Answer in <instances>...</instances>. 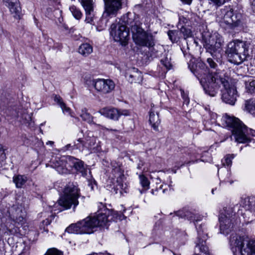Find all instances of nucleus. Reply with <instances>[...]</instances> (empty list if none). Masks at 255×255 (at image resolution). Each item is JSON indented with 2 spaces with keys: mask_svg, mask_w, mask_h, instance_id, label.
<instances>
[{
  "mask_svg": "<svg viewBox=\"0 0 255 255\" xmlns=\"http://www.w3.org/2000/svg\"><path fill=\"white\" fill-rule=\"evenodd\" d=\"M73 113H69V114H70V116H71V117H73V116H74L73 115V114H73Z\"/></svg>",
  "mask_w": 255,
  "mask_h": 255,
  "instance_id": "obj_61",
  "label": "nucleus"
},
{
  "mask_svg": "<svg viewBox=\"0 0 255 255\" xmlns=\"http://www.w3.org/2000/svg\"><path fill=\"white\" fill-rule=\"evenodd\" d=\"M167 35L172 43H177L182 39L181 33L179 27H178V29L168 30Z\"/></svg>",
  "mask_w": 255,
  "mask_h": 255,
  "instance_id": "obj_24",
  "label": "nucleus"
},
{
  "mask_svg": "<svg viewBox=\"0 0 255 255\" xmlns=\"http://www.w3.org/2000/svg\"><path fill=\"white\" fill-rule=\"evenodd\" d=\"M80 196V189L77 184L69 183L64 189L63 195L58 201V205L62 208L61 210L69 209L72 205L74 209L79 204L78 199Z\"/></svg>",
  "mask_w": 255,
  "mask_h": 255,
  "instance_id": "obj_7",
  "label": "nucleus"
},
{
  "mask_svg": "<svg viewBox=\"0 0 255 255\" xmlns=\"http://www.w3.org/2000/svg\"><path fill=\"white\" fill-rule=\"evenodd\" d=\"M111 211L107 208H101L96 216H89L85 219L70 225L66 229V232L70 234H90L99 226H104L112 220L110 216Z\"/></svg>",
  "mask_w": 255,
  "mask_h": 255,
  "instance_id": "obj_2",
  "label": "nucleus"
},
{
  "mask_svg": "<svg viewBox=\"0 0 255 255\" xmlns=\"http://www.w3.org/2000/svg\"><path fill=\"white\" fill-rule=\"evenodd\" d=\"M104 112H120L117 109H115L114 108L111 107H107L104 108H103Z\"/></svg>",
  "mask_w": 255,
  "mask_h": 255,
  "instance_id": "obj_51",
  "label": "nucleus"
},
{
  "mask_svg": "<svg viewBox=\"0 0 255 255\" xmlns=\"http://www.w3.org/2000/svg\"><path fill=\"white\" fill-rule=\"evenodd\" d=\"M210 3H212L217 7L221 6L223 5L227 0H208Z\"/></svg>",
  "mask_w": 255,
  "mask_h": 255,
  "instance_id": "obj_44",
  "label": "nucleus"
},
{
  "mask_svg": "<svg viewBox=\"0 0 255 255\" xmlns=\"http://www.w3.org/2000/svg\"><path fill=\"white\" fill-rule=\"evenodd\" d=\"M90 84L94 86L98 91L103 94L111 92L115 87L114 82L109 79H98L93 80L90 81Z\"/></svg>",
  "mask_w": 255,
  "mask_h": 255,
  "instance_id": "obj_14",
  "label": "nucleus"
},
{
  "mask_svg": "<svg viewBox=\"0 0 255 255\" xmlns=\"http://www.w3.org/2000/svg\"><path fill=\"white\" fill-rule=\"evenodd\" d=\"M175 214L179 218H186L194 223L197 232V237L195 242V250H198L203 255H210L209 248L206 245L208 235L205 232L206 230L205 224H198V222L202 220V217L195 215L188 211H178Z\"/></svg>",
  "mask_w": 255,
  "mask_h": 255,
  "instance_id": "obj_4",
  "label": "nucleus"
},
{
  "mask_svg": "<svg viewBox=\"0 0 255 255\" xmlns=\"http://www.w3.org/2000/svg\"><path fill=\"white\" fill-rule=\"evenodd\" d=\"M149 121L154 130L158 131L160 123L158 113H150Z\"/></svg>",
  "mask_w": 255,
  "mask_h": 255,
  "instance_id": "obj_25",
  "label": "nucleus"
},
{
  "mask_svg": "<svg viewBox=\"0 0 255 255\" xmlns=\"http://www.w3.org/2000/svg\"><path fill=\"white\" fill-rule=\"evenodd\" d=\"M144 163L142 161H139V162L137 164V168L139 169H141L142 167L143 166Z\"/></svg>",
  "mask_w": 255,
  "mask_h": 255,
  "instance_id": "obj_53",
  "label": "nucleus"
},
{
  "mask_svg": "<svg viewBox=\"0 0 255 255\" xmlns=\"http://www.w3.org/2000/svg\"><path fill=\"white\" fill-rule=\"evenodd\" d=\"M45 255H63V253L62 251L53 248L48 249Z\"/></svg>",
  "mask_w": 255,
  "mask_h": 255,
  "instance_id": "obj_40",
  "label": "nucleus"
},
{
  "mask_svg": "<svg viewBox=\"0 0 255 255\" xmlns=\"http://www.w3.org/2000/svg\"><path fill=\"white\" fill-rule=\"evenodd\" d=\"M79 116L83 121L87 123H91L93 122V117L89 113H82Z\"/></svg>",
  "mask_w": 255,
  "mask_h": 255,
  "instance_id": "obj_41",
  "label": "nucleus"
},
{
  "mask_svg": "<svg viewBox=\"0 0 255 255\" xmlns=\"http://www.w3.org/2000/svg\"><path fill=\"white\" fill-rule=\"evenodd\" d=\"M235 214L233 207L231 206H227L224 208L219 216H224L225 218H232L235 220Z\"/></svg>",
  "mask_w": 255,
  "mask_h": 255,
  "instance_id": "obj_27",
  "label": "nucleus"
},
{
  "mask_svg": "<svg viewBox=\"0 0 255 255\" xmlns=\"http://www.w3.org/2000/svg\"><path fill=\"white\" fill-rule=\"evenodd\" d=\"M96 139L95 137H88L84 140V145L85 148H91L95 144Z\"/></svg>",
  "mask_w": 255,
  "mask_h": 255,
  "instance_id": "obj_39",
  "label": "nucleus"
},
{
  "mask_svg": "<svg viewBox=\"0 0 255 255\" xmlns=\"http://www.w3.org/2000/svg\"><path fill=\"white\" fill-rule=\"evenodd\" d=\"M207 62L208 63L210 67L212 68H216V67L217 66V64L214 62V61L211 58H207Z\"/></svg>",
  "mask_w": 255,
  "mask_h": 255,
  "instance_id": "obj_46",
  "label": "nucleus"
},
{
  "mask_svg": "<svg viewBox=\"0 0 255 255\" xmlns=\"http://www.w3.org/2000/svg\"><path fill=\"white\" fill-rule=\"evenodd\" d=\"M253 116L255 117V113H253Z\"/></svg>",
  "mask_w": 255,
  "mask_h": 255,
  "instance_id": "obj_64",
  "label": "nucleus"
},
{
  "mask_svg": "<svg viewBox=\"0 0 255 255\" xmlns=\"http://www.w3.org/2000/svg\"><path fill=\"white\" fill-rule=\"evenodd\" d=\"M107 130H108V131H112V132H113V131H116H116H117V130H113V129H107Z\"/></svg>",
  "mask_w": 255,
  "mask_h": 255,
  "instance_id": "obj_60",
  "label": "nucleus"
},
{
  "mask_svg": "<svg viewBox=\"0 0 255 255\" xmlns=\"http://www.w3.org/2000/svg\"><path fill=\"white\" fill-rule=\"evenodd\" d=\"M223 170H224V172H225V174H226V177H224L222 175L221 176V178L223 179L224 182H229V178L230 177V175H231V173L230 172V171H229L227 169H226L225 168H224L223 169Z\"/></svg>",
  "mask_w": 255,
  "mask_h": 255,
  "instance_id": "obj_45",
  "label": "nucleus"
},
{
  "mask_svg": "<svg viewBox=\"0 0 255 255\" xmlns=\"http://www.w3.org/2000/svg\"><path fill=\"white\" fill-rule=\"evenodd\" d=\"M81 3L86 12L85 21L92 23L94 18V8L92 0H80Z\"/></svg>",
  "mask_w": 255,
  "mask_h": 255,
  "instance_id": "obj_19",
  "label": "nucleus"
},
{
  "mask_svg": "<svg viewBox=\"0 0 255 255\" xmlns=\"http://www.w3.org/2000/svg\"><path fill=\"white\" fill-rule=\"evenodd\" d=\"M224 14L220 25L225 29H233L239 25L240 23L241 15L238 12H234L232 8L226 7L221 9Z\"/></svg>",
  "mask_w": 255,
  "mask_h": 255,
  "instance_id": "obj_9",
  "label": "nucleus"
},
{
  "mask_svg": "<svg viewBox=\"0 0 255 255\" xmlns=\"http://www.w3.org/2000/svg\"><path fill=\"white\" fill-rule=\"evenodd\" d=\"M148 48V53H150V56L147 55V58L149 61H150L149 58L151 57L152 59L153 57H156L158 56L159 49L161 48V47L158 45H155V39H154V45L151 47H147Z\"/></svg>",
  "mask_w": 255,
  "mask_h": 255,
  "instance_id": "obj_32",
  "label": "nucleus"
},
{
  "mask_svg": "<svg viewBox=\"0 0 255 255\" xmlns=\"http://www.w3.org/2000/svg\"><path fill=\"white\" fill-rule=\"evenodd\" d=\"M52 99L54 102L61 108L63 112H68L70 110V108L67 106L66 104L64 102L62 97L59 95L53 94L52 95Z\"/></svg>",
  "mask_w": 255,
  "mask_h": 255,
  "instance_id": "obj_26",
  "label": "nucleus"
},
{
  "mask_svg": "<svg viewBox=\"0 0 255 255\" xmlns=\"http://www.w3.org/2000/svg\"><path fill=\"white\" fill-rule=\"evenodd\" d=\"M223 41L221 39L211 36L206 40L204 44L206 52L209 53L217 61L221 60L222 56Z\"/></svg>",
  "mask_w": 255,
  "mask_h": 255,
  "instance_id": "obj_10",
  "label": "nucleus"
},
{
  "mask_svg": "<svg viewBox=\"0 0 255 255\" xmlns=\"http://www.w3.org/2000/svg\"><path fill=\"white\" fill-rule=\"evenodd\" d=\"M160 62L167 70H169L172 68V65L171 63V57L168 56L167 55L164 56L160 60Z\"/></svg>",
  "mask_w": 255,
  "mask_h": 255,
  "instance_id": "obj_36",
  "label": "nucleus"
},
{
  "mask_svg": "<svg viewBox=\"0 0 255 255\" xmlns=\"http://www.w3.org/2000/svg\"><path fill=\"white\" fill-rule=\"evenodd\" d=\"M220 229L221 234L228 235L234 228L235 220L232 218H225L224 216H219Z\"/></svg>",
  "mask_w": 255,
  "mask_h": 255,
  "instance_id": "obj_18",
  "label": "nucleus"
},
{
  "mask_svg": "<svg viewBox=\"0 0 255 255\" xmlns=\"http://www.w3.org/2000/svg\"><path fill=\"white\" fill-rule=\"evenodd\" d=\"M68 165L70 171L74 169L77 173H80L83 176L87 174V165L81 160L74 157L68 156Z\"/></svg>",
  "mask_w": 255,
  "mask_h": 255,
  "instance_id": "obj_16",
  "label": "nucleus"
},
{
  "mask_svg": "<svg viewBox=\"0 0 255 255\" xmlns=\"http://www.w3.org/2000/svg\"><path fill=\"white\" fill-rule=\"evenodd\" d=\"M169 184L167 185L166 184H165L164 185H161L160 186L159 188H156L155 190L152 189L151 191V194H153V195H154L155 191L157 192V191H158L160 189H162V192L163 194L166 193L167 192L168 190V189L167 187V186L168 187L169 190H170V191H171V190L173 191V188L172 187V182L171 181V179L170 177H169Z\"/></svg>",
  "mask_w": 255,
  "mask_h": 255,
  "instance_id": "obj_33",
  "label": "nucleus"
},
{
  "mask_svg": "<svg viewBox=\"0 0 255 255\" xmlns=\"http://www.w3.org/2000/svg\"><path fill=\"white\" fill-rule=\"evenodd\" d=\"M248 238L241 236L236 233H232L229 238V246L234 255H239L241 250L245 245Z\"/></svg>",
  "mask_w": 255,
  "mask_h": 255,
  "instance_id": "obj_13",
  "label": "nucleus"
},
{
  "mask_svg": "<svg viewBox=\"0 0 255 255\" xmlns=\"http://www.w3.org/2000/svg\"><path fill=\"white\" fill-rule=\"evenodd\" d=\"M182 97H183V99L184 100V103H186L187 105L189 102V100L188 98L186 95H183Z\"/></svg>",
  "mask_w": 255,
  "mask_h": 255,
  "instance_id": "obj_52",
  "label": "nucleus"
},
{
  "mask_svg": "<svg viewBox=\"0 0 255 255\" xmlns=\"http://www.w3.org/2000/svg\"><path fill=\"white\" fill-rule=\"evenodd\" d=\"M187 22L188 19L186 17H185L183 16H180L179 19L178 27H179L180 26H181V25H183L182 24H186Z\"/></svg>",
  "mask_w": 255,
  "mask_h": 255,
  "instance_id": "obj_47",
  "label": "nucleus"
},
{
  "mask_svg": "<svg viewBox=\"0 0 255 255\" xmlns=\"http://www.w3.org/2000/svg\"><path fill=\"white\" fill-rule=\"evenodd\" d=\"M140 183L142 187V189H139L140 194L145 192L149 188L150 182L147 177L143 175H140L139 176Z\"/></svg>",
  "mask_w": 255,
  "mask_h": 255,
  "instance_id": "obj_29",
  "label": "nucleus"
},
{
  "mask_svg": "<svg viewBox=\"0 0 255 255\" xmlns=\"http://www.w3.org/2000/svg\"><path fill=\"white\" fill-rule=\"evenodd\" d=\"M13 102H9V103H7V106L8 107H12L13 106Z\"/></svg>",
  "mask_w": 255,
  "mask_h": 255,
  "instance_id": "obj_58",
  "label": "nucleus"
},
{
  "mask_svg": "<svg viewBox=\"0 0 255 255\" xmlns=\"http://www.w3.org/2000/svg\"><path fill=\"white\" fill-rule=\"evenodd\" d=\"M246 88L247 91L251 94L255 93V80H252L249 82L246 83Z\"/></svg>",
  "mask_w": 255,
  "mask_h": 255,
  "instance_id": "obj_38",
  "label": "nucleus"
},
{
  "mask_svg": "<svg viewBox=\"0 0 255 255\" xmlns=\"http://www.w3.org/2000/svg\"><path fill=\"white\" fill-rule=\"evenodd\" d=\"M239 255H255V239H248Z\"/></svg>",
  "mask_w": 255,
  "mask_h": 255,
  "instance_id": "obj_20",
  "label": "nucleus"
},
{
  "mask_svg": "<svg viewBox=\"0 0 255 255\" xmlns=\"http://www.w3.org/2000/svg\"><path fill=\"white\" fill-rule=\"evenodd\" d=\"M112 174L111 178L114 180L113 182L115 184V181L117 184L114 185L115 190L119 189H123L124 188V179L125 176L124 174V170L121 168V166L117 163H112Z\"/></svg>",
  "mask_w": 255,
  "mask_h": 255,
  "instance_id": "obj_15",
  "label": "nucleus"
},
{
  "mask_svg": "<svg viewBox=\"0 0 255 255\" xmlns=\"http://www.w3.org/2000/svg\"><path fill=\"white\" fill-rule=\"evenodd\" d=\"M180 31L181 33L182 39L186 40L187 38L191 37L193 36L192 32L191 29L184 25H181L179 27Z\"/></svg>",
  "mask_w": 255,
  "mask_h": 255,
  "instance_id": "obj_34",
  "label": "nucleus"
},
{
  "mask_svg": "<svg viewBox=\"0 0 255 255\" xmlns=\"http://www.w3.org/2000/svg\"><path fill=\"white\" fill-rule=\"evenodd\" d=\"M5 5L8 6L11 13L14 14V17L19 16L20 7L18 0H2Z\"/></svg>",
  "mask_w": 255,
  "mask_h": 255,
  "instance_id": "obj_22",
  "label": "nucleus"
},
{
  "mask_svg": "<svg viewBox=\"0 0 255 255\" xmlns=\"http://www.w3.org/2000/svg\"><path fill=\"white\" fill-rule=\"evenodd\" d=\"M191 71L200 81L206 94L211 97L218 93L220 85L222 90V99L226 104L234 105L237 100V91L234 86L230 84V77L225 75H219L216 72H210V70L203 63L190 64Z\"/></svg>",
  "mask_w": 255,
  "mask_h": 255,
  "instance_id": "obj_1",
  "label": "nucleus"
},
{
  "mask_svg": "<svg viewBox=\"0 0 255 255\" xmlns=\"http://www.w3.org/2000/svg\"><path fill=\"white\" fill-rule=\"evenodd\" d=\"M46 144L52 145L54 144V142L52 141H48V142H46Z\"/></svg>",
  "mask_w": 255,
  "mask_h": 255,
  "instance_id": "obj_59",
  "label": "nucleus"
},
{
  "mask_svg": "<svg viewBox=\"0 0 255 255\" xmlns=\"http://www.w3.org/2000/svg\"><path fill=\"white\" fill-rule=\"evenodd\" d=\"M221 122L223 127L231 131L236 141L243 143L251 141L249 131L252 132V129H249L239 118L225 113L223 114Z\"/></svg>",
  "mask_w": 255,
  "mask_h": 255,
  "instance_id": "obj_3",
  "label": "nucleus"
},
{
  "mask_svg": "<svg viewBox=\"0 0 255 255\" xmlns=\"http://www.w3.org/2000/svg\"><path fill=\"white\" fill-rule=\"evenodd\" d=\"M110 34L115 41L120 42L123 45L127 44L129 31L125 25L113 23L110 28Z\"/></svg>",
  "mask_w": 255,
  "mask_h": 255,
  "instance_id": "obj_12",
  "label": "nucleus"
},
{
  "mask_svg": "<svg viewBox=\"0 0 255 255\" xmlns=\"http://www.w3.org/2000/svg\"><path fill=\"white\" fill-rule=\"evenodd\" d=\"M157 179L160 182L161 181V180L159 178H157Z\"/></svg>",
  "mask_w": 255,
  "mask_h": 255,
  "instance_id": "obj_63",
  "label": "nucleus"
},
{
  "mask_svg": "<svg viewBox=\"0 0 255 255\" xmlns=\"http://www.w3.org/2000/svg\"><path fill=\"white\" fill-rule=\"evenodd\" d=\"M214 190H215V189H212V194H214Z\"/></svg>",
  "mask_w": 255,
  "mask_h": 255,
  "instance_id": "obj_62",
  "label": "nucleus"
},
{
  "mask_svg": "<svg viewBox=\"0 0 255 255\" xmlns=\"http://www.w3.org/2000/svg\"><path fill=\"white\" fill-rule=\"evenodd\" d=\"M249 132L250 133V134H249V137L250 138V139L251 140L250 135H252L253 136H255V131H253L252 130V132L251 133L250 131H249Z\"/></svg>",
  "mask_w": 255,
  "mask_h": 255,
  "instance_id": "obj_57",
  "label": "nucleus"
},
{
  "mask_svg": "<svg viewBox=\"0 0 255 255\" xmlns=\"http://www.w3.org/2000/svg\"><path fill=\"white\" fill-rule=\"evenodd\" d=\"M181 0L182 1H183V2L187 3V4H190L192 2V0Z\"/></svg>",
  "mask_w": 255,
  "mask_h": 255,
  "instance_id": "obj_55",
  "label": "nucleus"
},
{
  "mask_svg": "<svg viewBox=\"0 0 255 255\" xmlns=\"http://www.w3.org/2000/svg\"><path fill=\"white\" fill-rule=\"evenodd\" d=\"M251 7L254 12H255V0H253L251 4Z\"/></svg>",
  "mask_w": 255,
  "mask_h": 255,
  "instance_id": "obj_54",
  "label": "nucleus"
},
{
  "mask_svg": "<svg viewBox=\"0 0 255 255\" xmlns=\"http://www.w3.org/2000/svg\"><path fill=\"white\" fill-rule=\"evenodd\" d=\"M69 9L73 16L77 19H80L82 15L81 11L75 6L70 7Z\"/></svg>",
  "mask_w": 255,
  "mask_h": 255,
  "instance_id": "obj_37",
  "label": "nucleus"
},
{
  "mask_svg": "<svg viewBox=\"0 0 255 255\" xmlns=\"http://www.w3.org/2000/svg\"><path fill=\"white\" fill-rule=\"evenodd\" d=\"M75 149L74 145H72L71 144H68L63 147L62 150L64 151L67 150H72Z\"/></svg>",
  "mask_w": 255,
  "mask_h": 255,
  "instance_id": "obj_50",
  "label": "nucleus"
},
{
  "mask_svg": "<svg viewBox=\"0 0 255 255\" xmlns=\"http://www.w3.org/2000/svg\"><path fill=\"white\" fill-rule=\"evenodd\" d=\"M54 216L53 215L50 216V218L46 219L45 220H43L42 222V224L44 225L48 226L50 224L52 219H53Z\"/></svg>",
  "mask_w": 255,
  "mask_h": 255,
  "instance_id": "obj_49",
  "label": "nucleus"
},
{
  "mask_svg": "<svg viewBox=\"0 0 255 255\" xmlns=\"http://www.w3.org/2000/svg\"><path fill=\"white\" fill-rule=\"evenodd\" d=\"M27 180V178L25 175H17L13 177V181L17 188H22Z\"/></svg>",
  "mask_w": 255,
  "mask_h": 255,
  "instance_id": "obj_28",
  "label": "nucleus"
},
{
  "mask_svg": "<svg viewBox=\"0 0 255 255\" xmlns=\"http://www.w3.org/2000/svg\"><path fill=\"white\" fill-rule=\"evenodd\" d=\"M243 110L248 112L255 111V99L251 98L245 101Z\"/></svg>",
  "mask_w": 255,
  "mask_h": 255,
  "instance_id": "obj_31",
  "label": "nucleus"
},
{
  "mask_svg": "<svg viewBox=\"0 0 255 255\" xmlns=\"http://www.w3.org/2000/svg\"><path fill=\"white\" fill-rule=\"evenodd\" d=\"M126 76L130 83H140L142 80V75L137 69L132 68L126 73Z\"/></svg>",
  "mask_w": 255,
  "mask_h": 255,
  "instance_id": "obj_21",
  "label": "nucleus"
},
{
  "mask_svg": "<svg viewBox=\"0 0 255 255\" xmlns=\"http://www.w3.org/2000/svg\"><path fill=\"white\" fill-rule=\"evenodd\" d=\"M132 39L135 44L142 47H151L154 45V37L145 31L139 25L135 23L131 26Z\"/></svg>",
  "mask_w": 255,
  "mask_h": 255,
  "instance_id": "obj_8",
  "label": "nucleus"
},
{
  "mask_svg": "<svg viewBox=\"0 0 255 255\" xmlns=\"http://www.w3.org/2000/svg\"><path fill=\"white\" fill-rule=\"evenodd\" d=\"M92 51L93 47L87 43L82 44L79 48V53L85 56L89 55Z\"/></svg>",
  "mask_w": 255,
  "mask_h": 255,
  "instance_id": "obj_30",
  "label": "nucleus"
},
{
  "mask_svg": "<svg viewBox=\"0 0 255 255\" xmlns=\"http://www.w3.org/2000/svg\"><path fill=\"white\" fill-rule=\"evenodd\" d=\"M250 43L248 41L235 40L230 42L225 50L228 61L239 65L247 60L250 57Z\"/></svg>",
  "mask_w": 255,
  "mask_h": 255,
  "instance_id": "obj_5",
  "label": "nucleus"
},
{
  "mask_svg": "<svg viewBox=\"0 0 255 255\" xmlns=\"http://www.w3.org/2000/svg\"><path fill=\"white\" fill-rule=\"evenodd\" d=\"M123 0H104L105 10L103 14L101 21L104 22L106 26L109 21L108 17L110 16L116 15L122 7Z\"/></svg>",
  "mask_w": 255,
  "mask_h": 255,
  "instance_id": "obj_11",
  "label": "nucleus"
},
{
  "mask_svg": "<svg viewBox=\"0 0 255 255\" xmlns=\"http://www.w3.org/2000/svg\"><path fill=\"white\" fill-rule=\"evenodd\" d=\"M5 158V154L1 144H0V162L3 161Z\"/></svg>",
  "mask_w": 255,
  "mask_h": 255,
  "instance_id": "obj_48",
  "label": "nucleus"
},
{
  "mask_svg": "<svg viewBox=\"0 0 255 255\" xmlns=\"http://www.w3.org/2000/svg\"><path fill=\"white\" fill-rule=\"evenodd\" d=\"M104 117L114 121H118L121 113H100Z\"/></svg>",
  "mask_w": 255,
  "mask_h": 255,
  "instance_id": "obj_35",
  "label": "nucleus"
},
{
  "mask_svg": "<svg viewBox=\"0 0 255 255\" xmlns=\"http://www.w3.org/2000/svg\"><path fill=\"white\" fill-rule=\"evenodd\" d=\"M51 166L59 174H67L70 172L68 165V156L56 157L52 161Z\"/></svg>",
  "mask_w": 255,
  "mask_h": 255,
  "instance_id": "obj_17",
  "label": "nucleus"
},
{
  "mask_svg": "<svg viewBox=\"0 0 255 255\" xmlns=\"http://www.w3.org/2000/svg\"><path fill=\"white\" fill-rule=\"evenodd\" d=\"M78 143L75 142L74 144V146L75 149H79L80 150H83L84 148H85L84 145V140H83L82 138H80L77 139Z\"/></svg>",
  "mask_w": 255,
  "mask_h": 255,
  "instance_id": "obj_42",
  "label": "nucleus"
},
{
  "mask_svg": "<svg viewBox=\"0 0 255 255\" xmlns=\"http://www.w3.org/2000/svg\"><path fill=\"white\" fill-rule=\"evenodd\" d=\"M255 200L254 198L246 197L242 199L240 205L245 210L249 211L248 214H250L252 213V210L255 207Z\"/></svg>",
  "mask_w": 255,
  "mask_h": 255,
  "instance_id": "obj_23",
  "label": "nucleus"
},
{
  "mask_svg": "<svg viewBox=\"0 0 255 255\" xmlns=\"http://www.w3.org/2000/svg\"><path fill=\"white\" fill-rule=\"evenodd\" d=\"M7 218L5 223L7 234H14L17 232V228L14 227L15 224L22 225L25 222L26 212L21 205L15 204L8 208L2 218Z\"/></svg>",
  "mask_w": 255,
  "mask_h": 255,
  "instance_id": "obj_6",
  "label": "nucleus"
},
{
  "mask_svg": "<svg viewBox=\"0 0 255 255\" xmlns=\"http://www.w3.org/2000/svg\"><path fill=\"white\" fill-rule=\"evenodd\" d=\"M234 154H229L227 155L224 158V160L222 161L223 164L229 166L232 164V159L234 158Z\"/></svg>",
  "mask_w": 255,
  "mask_h": 255,
  "instance_id": "obj_43",
  "label": "nucleus"
},
{
  "mask_svg": "<svg viewBox=\"0 0 255 255\" xmlns=\"http://www.w3.org/2000/svg\"><path fill=\"white\" fill-rule=\"evenodd\" d=\"M28 113H23V114L22 115V117H25L27 115L28 116V118L31 120V115H28Z\"/></svg>",
  "mask_w": 255,
  "mask_h": 255,
  "instance_id": "obj_56",
  "label": "nucleus"
}]
</instances>
